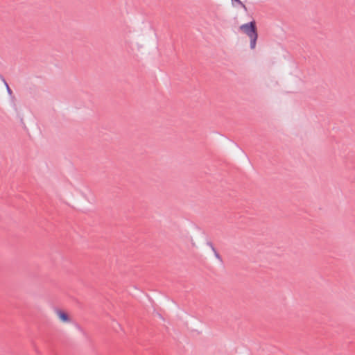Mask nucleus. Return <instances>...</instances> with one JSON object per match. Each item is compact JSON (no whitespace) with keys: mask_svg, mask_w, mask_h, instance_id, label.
<instances>
[{"mask_svg":"<svg viewBox=\"0 0 355 355\" xmlns=\"http://www.w3.org/2000/svg\"><path fill=\"white\" fill-rule=\"evenodd\" d=\"M239 30L241 32L249 37L250 47L252 50L254 49L259 36L256 21L253 19L248 23L242 24L239 26Z\"/></svg>","mask_w":355,"mask_h":355,"instance_id":"nucleus-1","label":"nucleus"},{"mask_svg":"<svg viewBox=\"0 0 355 355\" xmlns=\"http://www.w3.org/2000/svg\"><path fill=\"white\" fill-rule=\"evenodd\" d=\"M55 313H57L59 319L62 322H70V317L68 313L61 309H55Z\"/></svg>","mask_w":355,"mask_h":355,"instance_id":"nucleus-2","label":"nucleus"},{"mask_svg":"<svg viewBox=\"0 0 355 355\" xmlns=\"http://www.w3.org/2000/svg\"><path fill=\"white\" fill-rule=\"evenodd\" d=\"M207 245L208 246H209L211 249V250L213 251L214 254V256L220 262V263H223V258L220 255V254L218 252V251L216 250V248L214 247V244L212 243V242L211 241H207Z\"/></svg>","mask_w":355,"mask_h":355,"instance_id":"nucleus-3","label":"nucleus"},{"mask_svg":"<svg viewBox=\"0 0 355 355\" xmlns=\"http://www.w3.org/2000/svg\"><path fill=\"white\" fill-rule=\"evenodd\" d=\"M232 2H236V3L240 5L245 10V11L248 10L247 7L245 6V5L241 0H232Z\"/></svg>","mask_w":355,"mask_h":355,"instance_id":"nucleus-4","label":"nucleus"},{"mask_svg":"<svg viewBox=\"0 0 355 355\" xmlns=\"http://www.w3.org/2000/svg\"><path fill=\"white\" fill-rule=\"evenodd\" d=\"M5 85L6 87V89H7V92L9 94H11L12 93V89L10 88L8 84L7 83V82H5Z\"/></svg>","mask_w":355,"mask_h":355,"instance_id":"nucleus-5","label":"nucleus"},{"mask_svg":"<svg viewBox=\"0 0 355 355\" xmlns=\"http://www.w3.org/2000/svg\"><path fill=\"white\" fill-rule=\"evenodd\" d=\"M0 79H1V80L3 82V83L5 84V82H6V80H5L4 77H3L1 74H0Z\"/></svg>","mask_w":355,"mask_h":355,"instance_id":"nucleus-6","label":"nucleus"}]
</instances>
